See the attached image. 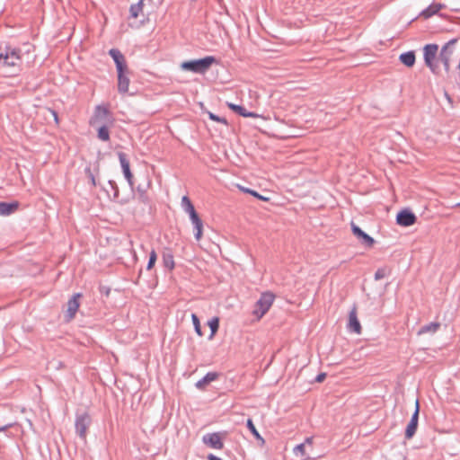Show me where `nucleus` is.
<instances>
[{
	"label": "nucleus",
	"mask_w": 460,
	"mask_h": 460,
	"mask_svg": "<svg viewBox=\"0 0 460 460\" xmlns=\"http://www.w3.org/2000/svg\"><path fill=\"white\" fill-rule=\"evenodd\" d=\"M49 111H50L51 115L54 118L55 123L58 124L59 123V119H58V112L55 110H52V109H49Z\"/></svg>",
	"instance_id": "nucleus-39"
},
{
	"label": "nucleus",
	"mask_w": 460,
	"mask_h": 460,
	"mask_svg": "<svg viewBox=\"0 0 460 460\" xmlns=\"http://www.w3.org/2000/svg\"><path fill=\"white\" fill-rule=\"evenodd\" d=\"M110 124H102L97 125L95 128L97 129V137L103 142H107L110 140Z\"/></svg>",
	"instance_id": "nucleus-22"
},
{
	"label": "nucleus",
	"mask_w": 460,
	"mask_h": 460,
	"mask_svg": "<svg viewBox=\"0 0 460 460\" xmlns=\"http://www.w3.org/2000/svg\"><path fill=\"white\" fill-rule=\"evenodd\" d=\"M438 50V46L435 43L427 44L423 48L424 63L436 75L439 72L438 60H437Z\"/></svg>",
	"instance_id": "nucleus-3"
},
{
	"label": "nucleus",
	"mask_w": 460,
	"mask_h": 460,
	"mask_svg": "<svg viewBox=\"0 0 460 460\" xmlns=\"http://www.w3.org/2000/svg\"><path fill=\"white\" fill-rule=\"evenodd\" d=\"M218 373L217 372H208L201 379H199L196 384L195 386L197 389L203 390L206 385H208L212 381H215L218 377Z\"/></svg>",
	"instance_id": "nucleus-18"
},
{
	"label": "nucleus",
	"mask_w": 460,
	"mask_h": 460,
	"mask_svg": "<svg viewBox=\"0 0 460 460\" xmlns=\"http://www.w3.org/2000/svg\"><path fill=\"white\" fill-rule=\"evenodd\" d=\"M419 413H420V402L419 400H416L415 403V411L411 415V418L405 429V438L411 439L416 433L419 422Z\"/></svg>",
	"instance_id": "nucleus-8"
},
{
	"label": "nucleus",
	"mask_w": 460,
	"mask_h": 460,
	"mask_svg": "<svg viewBox=\"0 0 460 460\" xmlns=\"http://www.w3.org/2000/svg\"><path fill=\"white\" fill-rule=\"evenodd\" d=\"M399 60L407 67H412L416 61V56L414 50H409L402 53L399 56Z\"/></svg>",
	"instance_id": "nucleus-20"
},
{
	"label": "nucleus",
	"mask_w": 460,
	"mask_h": 460,
	"mask_svg": "<svg viewBox=\"0 0 460 460\" xmlns=\"http://www.w3.org/2000/svg\"><path fill=\"white\" fill-rule=\"evenodd\" d=\"M104 292H106V295H109L110 290L109 289H104Z\"/></svg>",
	"instance_id": "nucleus-45"
},
{
	"label": "nucleus",
	"mask_w": 460,
	"mask_h": 460,
	"mask_svg": "<svg viewBox=\"0 0 460 460\" xmlns=\"http://www.w3.org/2000/svg\"><path fill=\"white\" fill-rule=\"evenodd\" d=\"M440 327L439 323L432 322L428 324H425L420 328L418 331V335H422L428 332L435 333Z\"/></svg>",
	"instance_id": "nucleus-24"
},
{
	"label": "nucleus",
	"mask_w": 460,
	"mask_h": 460,
	"mask_svg": "<svg viewBox=\"0 0 460 460\" xmlns=\"http://www.w3.org/2000/svg\"><path fill=\"white\" fill-rule=\"evenodd\" d=\"M104 292H106V295H109L110 290L109 289H104Z\"/></svg>",
	"instance_id": "nucleus-46"
},
{
	"label": "nucleus",
	"mask_w": 460,
	"mask_h": 460,
	"mask_svg": "<svg viewBox=\"0 0 460 460\" xmlns=\"http://www.w3.org/2000/svg\"><path fill=\"white\" fill-rule=\"evenodd\" d=\"M238 188L241 191H243V193H248V194H252V189H249V188H246V187H243V186H240L238 185Z\"/></svg>",
	"instance_id": "nucleus-40"
},
{
	"label": "nucleus",
	"mask_w": 460,
	"mask_h": 460,
	"mask_svg": "<svg viewBox=\"0 0 460 460\" xmlns=\"http://www.w3.org/2000/svg\"><path fill=\"white\" fill-rule=\"evenodd\" d=\"M228 108L237 113L238 115L243 117V118H257L258 115L252 111H248L243 106L234 104V103H228Z\"/></svg>",
	"instance_id": "nucleus-19"
},
{
	"label": "nucleus",
	"mask_w": 460,
	"mask_h": 460,
	"mask_svg": "<svg viewBox=\"0 0 460 460\" xmlns=\"http://www.w3.org/2000/svg\"><path fill=\"white\" fill-rule=\"evenodd\" d=\"M326 377V374L325 373H320L316 376V377L314 378V381L317 382V383H322Z\"/></svg>",
	"instance_id": "nucleus-38"
},
{
	"label": "nucleus",
	"mask_w": 460,
	"mask_h": 460,
	"mask_svg": "<svg viewBox=\"0 0 460 460\" xmlns=\"http://www.w3.org/2000/svg\"><path fill=\"white\" fill-rule=\"evenodd\" d=\"M208 324L211 331L208 339L211 340L214 337V335L217 333V332L218 331V328H219L218 317H213L212 319H210L208 321Z\"/></svg>",
	"instance_id": "nucleus-28"
},
{
	"label": "nucleus",
	"mask_w": 460,
	"mask_h": 460,
	"mask_svg": "<svg viewBox=\"0 0 460 460\" xmlns=\"http://www.w3.org/2000/svg\"><path fill=\"white\" fill-rule=\"evenodd\" d=\"M190 217V219L194 226V236L197 241H199L202 236V230H203V221L199 217L198 213L191 214Z\"/></svg>",
	"instance_id": "nucleus-17"
},
{
	"label": "nucleus",
	"mask_w": 460,
	"mask_h": 460,
	"mask_svg": "<svg viewBox=\"0 0 460 460\" xmlns=\"http://www.w3.org/2000/svg\"><path fill=\"white\" fill-rule=\"evenodd\" d=\"M137 190L138 192L140 193V199H142L144 200V198H145V190H142L139 186L137 187Z\"/></svg>",
	"instance_id": "nucleus-42"
},
{
	"label": "nucleus",
	"mask_w": 460,
	"mask_h": 460,
	"mask_svg": "<svg viewBox=\"0 0 460 460\" xmlns=\"http://www.w3.org/2000/svg\"><path fill=\"white\" fill-rule=\"evenodd\" d=\"M251 195L257 198L258 199H261V200H264V201L269 200V198H266V197L261 195L259 192H257L256 190H252Z\"/></svg>",
	"instance_id": "nucleus-37"
},
{
	"label": "nucleus",
	"mask_w": 460,
	"mask_h": 460,
	"mask_svg": "<svg viewBox=\"0 0 460 460\" xmlns=\"http://www.w3.org/2000/svg\"><path fill=\"white\" fill-rule=\"evenodd\" d=\"M208 117L210 119L214 120V121H217V122H221V123H224V124H226L227 121L225 118H221L212 112H208Z\"/></svg>",
	"instance_id": "nucleus-35"
},
{
	"label": "nucleus",
	"mask_w": 460,
	"mask_h": 460,
	"mask_svg": "<svg viewBox=\"0 0 460 460\" xmlns=\"http://www.w3.org/2000/svg\"><path fill=\"white\" fill-rule=\"evenodd\" d=\"M19 207L18 202H0V215L9 216L17 210Z\"/></svg>",
	"instance_id": "nucleus-21"
},
{
	"label": "nucleus",
	"mask_w": 460,
	"mask_h": 460,
	"mask_svg": "<svg viewBox=\"0 0 460 460\" xmlns=\"http://www.w3.org/2000/svg\"><path fill=\"white\" fill-rule=\"evenodd\" d=\"M351 231L353 234L358 238L359 243L367 248H370L374 245L375 240L369 234L365 233L358 226L351 223Z\"/></svg>",
	"instance_id": "nucleus-9"
},
{
	"label": "nucleus",
	"mask_w": 460,
	"mask_h": 460,
	"mask_svg": "<svg viewBox=\"0 0 460 460\" xmlns=\"http://www.w3.org/2000/svg\"><path fill=\"white\" fill-rule=\"evenodd\" d=\"M207 458H208V460H223L220 457H218L213 454H209Z\"/></svg>",
	"instance_id": "nucleus-41"
},
{
	"label": "nucleus",
	"mask_w": 460,
	"mask_h": 460,
	"mask_svg": "<svg viewBox=\"0 0 460 460\" xmlns=\"http://www.w3.org/2000/svg\"><path fill=\"white\" fill-rule=\"evenodd\" d=\"M118 73V91L119 93L128 92L129 78L127 75L128 68L117 71Z\"/></svg>",
	"instance_id": "nucleus-16"
},
{
	"label": "nucleus",
	"mask_w": 460,
	"mask_h": 460,
	"mask_svg": "<svg viewBox=\"0 0 460 460\" xmlns=\"http://www.w3.org/2000/svg\"><path fill=\"white\" fill-rule=\"evenodd\" d=\"M191 320H192V323H193L196 333L201 337L203 335V333L201 331V326H200L199 317L195 314H192Z\"/></svg>",
	"instance_id": "nucleus-30"
},
{
	"label": "nucleus",
	"mask_w": 460,
	"mask_h": 460,
	"mask_svg": "<svg viewBox=\"0 0 460 460\" xmlns=\"http://www.w3.org/2000/svg\"><path fill=\"white\" fill-rule=\"evenodd\" d=\"M202 441L204 444L214 449H222L224 447V443L221 439V437L218 433L216 432L204 435Z\"/></svg>",
	"instance_id": "nucleus-13"
},
{
	"label": "nucleus",
	"mask_w": 460,
	"mask_h": 460,
	"mask_svg": "<svg viewBox=\"0 0 460 460\" xmlns=\"http://www.w3.org/2000/svg\"><path fill=\"white\" fill-rule=\"evenodd\" d=\"M144 0H139L137 4H133L130 5L129 13L131 18H137L139 14L143 12V4Z\"/></svg>",
	"instance_id": "nucleus-27"
},
{
	"label": "nucleus",
	"mask_w": 460,
	"mask_h": 460,
	"mask_svg": "<svg viewBox=\"0 0 460 460\" xmlns=\"http://www.w3.org/2000/svg\"><path fill=\"white\" fill-rule=\"evenodd\" d=\"M12 426H13V424H12V423H10V424H6V425H4V426H1V427H0V432H2V431H4V430H5L6 429H8V428H10V427H12Z\"/></svg>",
	"instance_id": "nucleus-43"
},
{
	"label": "nucleus",
	"mask_w": 460,
	"mask_h": 460,
	"mask_svg": "<svg viewBox=\"0 0 460 460\" xmlns=\"http://www.w3.org/2000/svg\"><path fill=\"white\" fill-rule=\"evenodd\" d=\"M294 453L296 455H297V453H300L301 456H305V443H301L297 446L295 447L294 448Z\"/></svg>",
	"instance_id": "nucleus-36"
},
{
	"label": "nucleus",
	"mask_w": 460,
	"mask_h": 460,
	"mask_svg": "<svg viewBox=\"0 0 460 460\" xmlns=\"http://www.w3.org/2000/svg\"><path fill=\"white\" fill-rule=\"evenodd\" d=\"M246 427L247 429L251 431V433L255 437V438L257 439H260V440H262L263 441V438L261 436V434L259 433V431L257 430V429L255 428V425L252 421V419H248L247 421H246Z\"/></svg>",
	"instance_id": "nucleus-29"
},
{
	"label": "nucleus",
	"mask_w": 460,
	"mask_h": 460,
	"mask_svg": "<svg viewBox=\"0 0 460 460\" xmlns=\"http://www.w3.org/2000/svg\"><path fill=\"white\" fill-rule=\"evenodd\" d=\"M456 207H460V202L456 203Z\"/></svg>",
	"instance_id": "nucleus-47"
},
{
	"label": "nucleus",
	"mask_w": 460,
	"mask_h": 460,
	"mask_svg": "<svg viewBox=\"0 0 460 460\" xmlns=\"http://www.w3.org/2000/svg\"><path fill=\"white\" fill-rule=\"evenodd\" d=\"M347 329L349 332H354L356 334L361 333L362 328L357 316V307L355 305L349 311Z\"/></svg>",
	"instance_id": "nucleus-12"
},
{
	"label": "nucleus",
	"mask_w": 460,
	"mask_h": 460,
	"mask_svg": "<svg viewBox=\"0 0 460 460\" xmlns=\"http://www.w3.org/2000/svg\"><path fill=\"white\" fill-rule=\"evenodd\" d=\"M109 185L111 186V188L113 190V197H114V199H117L119 197V187H118L117 183L115 182V181L110 180L109 181Z\"/></svg>",
	"instance_id": "nucleus-33"
},
{
	"label": "nucleus",
	"mask_w": 460,
	"mask_h": 460,
	"mask_svg": "<svg viewBox=\"0 0 460 460\" xmlns=\"http://www.w3.org/2000/svg\"><path fill=\"white\" fill-rule=\"evenodd\" d=\"M181 208L182 209L189 214V216H190L192 213L195 214L197 213L192 202L190 201V199H189L188 196H183L181 198Z\"/></svg>",
	"instance_id": "nucleus-26"
},
{
	"label": "nucleus",
	"mask_w": 460,
	"mask_h": 460,
	"mask_svg": "<svg viewBox=\"0 0 460 460\" xmlns=\"http://www.w3.org/2000/svg\"><path fill=\"white\" fill-rule=\"evenodd\" d=\"M416 220L415 214L407 208L401 210L396 216V223L402 226H412Z\"/></svg>",
	"instance_id": "nucleus-11"
},
{
	"label": "nucleus",
	"mask_w": 460,
	"mask_h": 460,
	"mask_svg": "<svg viewBox=\"0 0 460 460\" xmlns=\"http://www.w3.org/2000/svg\"><path fill=\"white\" fill-rule=\"evenodd\" d=\"M109 55L112 58L116 65L117 71L128 68L125 57L119 49H111L109 50Z\"/></svg>",
	"instance_id": "nucleus-15"
},
{
	"label": "nucleus",
	"mask_w": 460,
	"mask_h": 460,
	"mask_svg": "<svg viewBox=\"0 0 460 460\" xmlns=\"http://www.w3.org/2000/svg\"><path fill=\"white\" fill-rule=\"evenodd\" d=\"M304 443H305V444H312V443H313V438H312V437H310V438H306L305 439V442H304Z\"/></svg>",
	"instance_id": "nucleus-44"
},
{
	"label": "nucleus",
	"mask_w": 460,
	"mask_h": 460,
	"mask_svg": "<svg viewBox=\"0 0 460 460\" xmlns=\"http://www.w3.org/2000/svg\"><path fill=\"white\" fill-rule=\"evenodd\" d=\"M456 41V39L449 40L440 50L438 60L443 64L445 71L447 73L450 70V57L452 52L447 50L448 45L454 44Z\"/></svg>",
	"instance_id": "nucleus-14"
},
{
	"label": "nucleus",
	"mask_w": 460,
	"mask_h": 460,
	"mask_svg": "<svg viewBox=\"0 0 460 460\" xmlns=\"http://www.w3.org/2000/svg\"><path fill=\"white\" fill-rule=\"evenodd\" d=\"M386 276V270L385 269H378L376 272H375V279L376 280H380V279H383Z\"/></svg>",
	"instance_id": "nucleus-34"
},
{
	"label": "nucleus",
	"mask_w": 460,
	"mask_h": 460,
	"mask_svg": "<svg viewBox=\"0 0 460 460\" xmlns=\"http://www.w3.org/2000/svg\"><path fill=\"white\" fill-rule=\"evenodd\" d=\"M163 264L165 268H167L170 270H172L174 269V257L172 252L168 251L166 252H164Z\"/></svg>",
	"instance_id": "nucleus-25"
},
{
	"label": "nucleus",
	"mask_w": 460,
	"mask_h": 460,
	"mask_svg": "<svg viewBox=\"0 0 460 460\" xmlns=\"http://www.w3.org/2000/svg\"><path fill=\"white\" fill-rule=\"evenodd\" d=\"M85 174L86 176L89 178L90 181H91V184L95 187L97 185L96 183V180H95V176L94 174L93 173L92 170L90 167H86L85 170Z\"/></svg>",
	"instance_id": "nucleus-32"
},
{
	"label": "nucleus",
	"mask_w": 460,
	"mask_h": 460,
	"mask_svg": "<svg viewBox=\"0 0 460 460\" xmlns=\"http://www.w3.org/2000/svg\"><path fill=\"white\" fill-rule=\"evenodd\" d=\"M22 51L18 48L0 47V67L5 68L9 76L16 75L22 70Z\"/></svg>",
	"instance_id": "nucleus-1"
},
{
	"label": "nucleus",
	"mask_w": 460,
	"mask_h": 460,
	"mask_svg": "<svg viewBox=\"0 0 460 460\" xmlns=\"http://www.w3.org/2000/svg\"><path fill=\"white\" fill-rule=\"evenodd\" d=\"M102 124H110L111 126H113L114 118L107 107L97 105L95 107L93 116L90 120V125L92 127H96L97 125Z\"/></svg>",
	"instance_id": "nucleus-5"
},
{
	"label": "nucleus",
	"mask_w": 460,
	"mask_h": 460,
	"mask_svg": "<svg viewBox=\"0 0 460 460\" xmlns=\"http://www.w3.org/2000/svg\"><path fill=\"white\" fill-rule=\"evenodd\" d=\"M118 157L119 160V164L122 169V172L124 174L125 179L127 180L128 185L132 189L134 187V181H133V174L130 171V164L129 161L127 158L126 154L122 152L118 153Z\"/></svg>",
	"instance_id": "nucleus-10"
},
{
	"label": "nucleus",
	"mask_w": 460,
	"mask_h": 460,
	"mask_svg": "<svg viewBox=\"0 0 460 460\" xmlns=\"http://www.w3.org/2000/svg\"><path fill=\"white\" fill-rule=\"evenodd\" d=\"M275 299L271 292H264L261 295L259 300L255 303L252 314L261 319L270 308Z\"/></svg>",
	"instance_id": "nucleus-4"
},
{
	"label": "nucleus",
	"mask_w": 460,
	"mask_h": 460,
	"mask_svg": "<svg viewBox=\"0 0 460 460\" xmlns=\"http://www.w3.org/2000/svg\"><path fill=\"white\" fill-rule=\"evenodd\" d=\"M217 60L213 56H206L199 59H191L181 63L180 67L182 71H190L195 74H206L213 64Z\"/></svg>",
	"instance_id": "nucleus-2"
},
{
	"label": "nucleus",
	"mask_w": 460,
	"mask_h": 460,
	"mask_svg": "<svg viewBox=\"0 0 460 460\" xmlns=\"http://www.w3.org/2000/svg\"><path fill=\"white\" fill-rule=\"evenodd\" d=\"M81 293H75L67 302V309L65 314L66 321L70 322L73 320L79 309L80 302L79 299L82 297Z\"/></svg>",
	"instance_id": "nucleus-7"
},
{
	"label": "nucleus",
	"mask_w": 460,
	"mask_h": 460,
	"mask_svg": "<svg viewBox=\"0 0 460 460\" xmlns=\"http://www.w3.org/2000/svg\"><path fill=\"white\" fill-rule=\"evenodd\" d=\"M157 260V254L155 251L153 249L149 253V260L147 261L146 270H150L154 268L155 261Z\"/></svg>",
	"instance_id": "nucleus-31"
},
{
	"label": "nucleus",
	"mask_w": 460,
	"mask_h": 460,
	"mask_svg": "<svg viewBox=\"0 0 460 460\" xmlns=\"http://www.w3.org/2000/svg\"><path fill=\"white\" fill-rule=\"evenodd\" d=\"M443 7L444 4H442L433 3L430 5H429L426 9H424L420 13V15L423 16L425 19L430 18L431 16L437 14Z\"/></svg>",
	"instance_id": "nucleus-23"
},
{
	"label": "nucleus",
	"mask_w": 460,
	"mask_h": 460,
	"mask_svg": "<svg viewBox=\"0 0 460 460\" xmlns=\"http://www.w3.org/2000/svg\"><path fill=\"white\" fill-rule=\"evenodd\" d=\"M91 424L92 418L88 412L76 413L75 420V433L81 439L85 440Z\"/></svg>",
	"instance_id": "nucleus-6"
}]
</instances>
